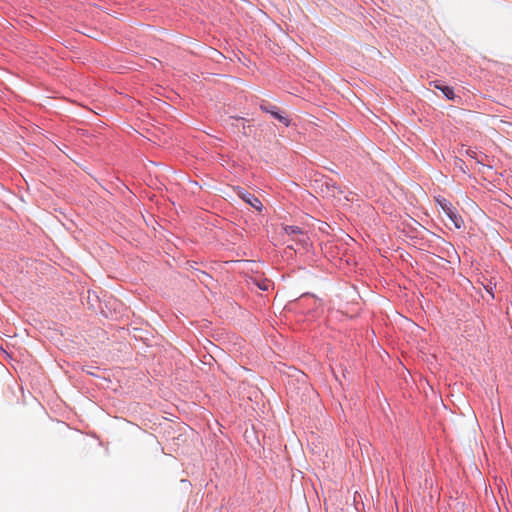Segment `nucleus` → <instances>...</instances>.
<instances>
[{
  "label": "nucleus",
  "instance_id": "nucleus-1",
  "mask_svg": "<svg viewBox=\"0 0 512 512\" xmlns=\"http://www.w3.org/2000/svg\"><path fill=\"white\" fill-rule=\"evenodd\" d=\"M238 196L245 201L247 204L255 208L257 211H261L263 208L262 202L255 195L243 191L241 189L238 190Z\"/></svg>",
  "mask_w": 512,
  "mask_h": 512
},
{
  "label": "nucleus",
  "instance_id": "nucleus-2",
  "mask_svg": "<svg viewBox=\"0 0 512 512\" xmlns=\"http://www.w3.org/2000/svg\"><path fill=\"white\" fill-rule=\"evenodd\" d=\"M285 233L287 235H295L299 236L297 240L302 244L305 245L307 243L308 237L302 232L300 227L298 226H285L284 227Z\"/></svg>",
  "mask_w": 512,
  "mask_h": 512
},
{
  "label": "nucleus",
  "instance_id": "nucleus-3",
  "mask_svg": "<svg viewBox=\"0 0 512 512\" xmlns=\"http://www.w3.org/2000/svg\"><path fill=\"white\" fill-rule=\"evenodd\" d=\"M446 216L449 218V220L456 229H460L464 226L463 218L457 213L455 209L450 211L449 214H446Z\"/></svg>",
  "mask_w": 512,
  "mask_h": 512
},
{
  "label": "nucleus",
  "instance_id": "nucleus-4",
  "mask_svg": "<svg viewBox=\"0 0 512 512\" xmlns=\"http://www.w3.org/2000/svg\"><path fill=\"white\" fill-rule=\"evenodd\" d=\"M435 201L445 214H449L454 209L452 203L441 196L435 197Z\"/></svg>",
  "mask_w": 512,
  "mask_h": 512
},
{
  "label": "nucleus",
  "instance_id": "nucleus-5",
  "mask_svg": "<svg viewBox=\"0 0 512 512\" xmlns=\"http://www.w3.org/2000/svg\"><path fill=\"white\" fill-rule=\"evenodd\" d=\"M434 86H435V88L441 90L447 99H449V100L454 99L455 94L451 87L443 86V85H440L437 83H435Z\"/></svg>",
  "mask_w": 512,
  "mask_h": 512
},
{
  "label": "nucleus",
  "instance_id": "nucleus-6",
  "mask_svg": "<svg viewBox=\"0 0 512 512\" xmlns=\"http://www.w3.org/2000/svg\"><path fill=\"white\" fill-rule=\"evenodd\" d=\"M271 114H272L273 117H275L280 122H282L285 126H289L290 125V121H289V119L287 117L282 116L278 112H275V111H271Z\"/></svg>",
  "mask_w": 512,
  "mask_h": 512
},
{
  "label": "nucleus",
  "instance_id": "nucleus-7",
  "mask_svg": "<svg viewBox=\"0 0 512 512\" xmlns=\"http://www.w3.org/2000/svg\"><path fill=\"white\" fill-rule=\"evenodd\" d=\"M332 188H333V190H332L333 197H337V196H340L341 194H343V191H341L339 187L332 186Z\"/></svg>",
  "mask_w": 512,
  "mask_h": 512
},
{
  "label": "nucleus",
  "instance_id": "nucleus-8",
  "mask_svg": "<svg viewBox=\"0 0 512 512\" xmlns=\"http://www.w3.org/2000/svg\"><path fill=\"white\" fill-rule=\"evenodd\" d=\"M270 285H271L270 281L265 280L261 284H259V288L262 289V290H268Z\"/></svg>",
  "mask_w": 512,
  "mask_h": 512
},
{
  "label": "nucleus",
  "instance_id": "nucleus-9",
  "mask_svg": "<svg viewBox=\"0 0 512 512\" xmlns=\"http://www.w3.org/2000/svg\"><path fill=\"white\" fill-rule=\"evenodd\" d=\"M485 288H486L487 292L490 293L492 295V297H494V294L492 292V287L491 286H486Z\"/></svg>",
  "mask_w": 512,
  "mask_h": 512
}]
</instances>
